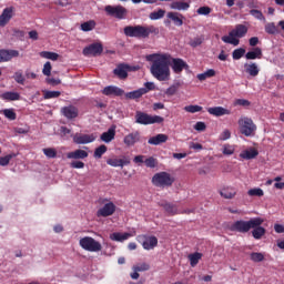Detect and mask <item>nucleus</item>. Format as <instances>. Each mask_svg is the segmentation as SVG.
Segmentation results:
<instances>
[{
	"label": "nucleus",
	"mask_w": 284,
	"mask_h": 284,
	"mask_svg": "<svg viewBox=\"0 0 284 284\" xmlns=\"http://www.w3.org/2000/svg\"><path fill=\"white\" fill-rule=\"evenodd\" d=\"M146 61H151V74L158 81H170V65L172 55L170 53H153L146 55Z\"/></svg>",
	"instance_id": "nucleus-1"
},
{
	"label": "nucleus",
	"mask_w": 284,
	"mask_h": 284,
	"mask_svg": "<svg viewBox=\"0 0 284 284\" xmlns=\"http://www.w3.org/2000/svg\"><path fill=\"white\" fill-rule=\"evenodd\" d=\"M125 37L134 39H149L151 34H159V28L154 26H126L124 27Z\"/></svg>",
	"instance_id": "nucleus-2"
},
{
	"label": "nucleus",
	"mask_w": 284,
	"mask_h": 284,
	"mask_svg": "<svg viewBox=\"0 0 284 284\" xmlns=\"http://www.w3.org/2000/svg\"><path fill=\"white\" fill-rule=\"evenodd\" d=\"M245 34H247V27L245 24H237L230 31L229 36L222 37V41L224 43H230L231 45H239V43H241L239 39H243Z\"/></svg>",
	"instance_id": "nucleus-3"
},
{
	"label": "nucleus",
	"mask_w": 284,
	"mask_h": 284,
	"mask_svg": "<svg viewBox=\"0 0 284 284\" xmlns=\"http://www.w3.org/2000/svg\"><path fill=\"white\" fill-rule=\"evenodd\" d=\"M261 222L258 220L250 219L248 221L245 220H237L233 222L229 230L231 232H239L240 234H247L252 227H256Z\"/></svg>",
	"instance_id": "nucleus-4"
},
{
	"label": "nucleus",
	"mask_w": 284,
	"mask_h": 284,
	"mask_svg": "<svg viewBox=\"0 0 284 284\" xmlns=\"http://www.w3.org/2000/svg\"><path fill=\"white\" fill-rule=\"evenodd\" d=\"M240 132L243 136H255L257 126L252 118L241 116L237 121Z\"/></svg>",
	"instance_id": "nucleus-5"
},
{
	"label": "nucleus",
	"mask_w": 284,
	"mask_h": 284,
	"mask_svg": "<svg viewBox=\"0 0 284 284\" xmlns=\"http://www.w3.org/2000/svg\"><path fill=\"white\" fill-rule=\"evenodd\" d=\"M165 119L160 115H150L142 111L135 113V123L140 125H154V123H163Z\"/></svg>",
	"instance_id": "nucleus-6"
},
{
	"label": "nucleus",
	"mask_w": 284,
	"mask_h": 284,
	"mask_svg": "<svg viewBox=\"0 0 284 284\" xmlns=\"http://www.w3.org/2000/svg\"><path fill=\"white\" fill-rule=\"evenodd\" d=\"M152 184L155 187H172L174 178L168 172L155 173L152 178Z\"/></svg>",
	"instance_id": "nucleus-7"
},
{
	"label": "nucleus",
	"mask_w": 284,
	"mask_h": 284,
	"mask_svg": "<svg viewBox=\"0 0 284 284\" xmlns=\"http://www.w3.org/2000/svg\"><path fill=\"white\" fill-rule=\"evenodd\" d=\"M80 247L87 252H101L103 246L94 237L85 236L80 240Z\"/></svg>",
	"instance_id": "nucleus-8"
},
{
	"label": "nucleus",
	"mask_w": 284,
	"mask_h": 284,
	"mask_svg": "<svg viewBox=\"0 0 284 284\" xmlns=\"http://www.w3.org/2000/svg\"><path fill=\"white\" fill-rule=\"evenodd\" d=\"M104 11L109 17H114V19H125L128 17V9L125 7L118 4V6H106Z\"/></svg>",
	"instance_id": "nucleus-9"
},
{
	"label": "nucleus",
	"mask_w": 284,
	"mask_h": 284,
	"mask_svg": "<svg viewBox=\"0 0 284 284\" xmlns=\"http://www.w3.org/2000/svg\"><path fill=\"white\" fill-rule=\"evenodd\" d=\"M104 202L106 203L97 211L98 219H108V216H112L116 212V204L114 202L108 200H104Z\"/></svg>",
	"instance_id": "nucleus-10"
},
{
	"label": "nucleus",
	"mask_w": 284,
	"mask_h": 284,
	"mask_svg": "<svg viewBox=\"0 0 284 284\" xmlns=\"http://www.w3.org/2000/svg\"><path fill=\"white\" fill-rule=\"evenodd\" d=\"M139 69V65L121 63L113 70V74L120 79H125L129 72H136Z\"/></svg>",
	"instance_id": "nucleus-11"
},
{
	"label": "nucleus",
	"mask_w": 284,
	"mask_h": 284,
	"mask_svg": "<svg viewBox=\"0 0 284 284\" xmlns=\"http://www.w3.org/2000/svg\"><path fill=\"white\" fill-rule=\"evenodd\" d=\"M103 53V44L101 43H92L85 47L82 51L84 57H99V54Z\"/></svg>",
	"instance_id": "nucleus-12"
},
{
	"label": "nucleus",
	"mask_w": 284,
	"mask_h": 284,
	"mask_svg": "<svg viewBox=\"0 0 284 284\" xmlns=\"http://www.w3.org/2000/svg\"><path fill=\"white\" fill-rule=\"evenodd\" d=\"M170 65H171L173 72H174V74H181V72H183V70H187V68H190L187 62H185L183 59L172 58V57H171V64Z\"/></svg>",
	"instance_id": "nucleus-13"
},
{
	"label": "nucleus",
	"mask_w": 284,
	"mask_h": 284,
	"mask_svg": "<svg viewBox=\"0 0 284 284\" xmlns=\"http://www.w3.org/2000/svg\"><path fill=\"white\" fill-rule=\"evenodd\" d=\"M94 141H97L95 134L77 133L73 136V142H75L77 145H88V143H94Z\"/></svg>",
	"instance_id": "nucleus-14"
},
{
	"label": "nucleus",
	"mask_w": 284,
	"mask_h": 284,
	"mask_svg": "<svg viewBox=\"0 0 284 284\" xmlns=\"http://www.w3.org/2000/svg\"><path fill=\"white\" fill-rule=\"evenodd\" d=\"M254 220L258 221L260 224L252 227V236L253 239H255V241H261V239H263V235L267 232L265 227L261 226L263 223H265V220L263 217H254Z\"/></svg>",
	"instance_id": "nucleus-15"
},
{
	"label": "nucleus",
	"mask_w": 284,
	"mask_h": 284,
	"mask_svg": "<svg viewBox=\"0 0 284 284\" xmlns=\"http://www.w3.org/2000/svg\"><path fill=\"white\" fill-rule=\"evenodd\" d=\"M141 141V133L139 131L129 133L124 136L123 143L126 148H132L136 145Z\"/></svg>",
	"instance_id": "nucleus-16"
},
{
	"label": "nucleus",
	"mask_w": 284,
	"mask_h": 284,
	"mask_svg": "<svg viewBox=\"0 0 284 284\" xmlns=\"http://www.w3.org/2000/svg\"><path fill=\"white\" fill-rule=\"evenodd\" d=\"M88 156H90V154L88 153V151L83 149H77L74 151L67 153V159H70L73 161H83L88 159Z\"/></svg>",
	"instance_id": "nucleus-17"
},
{
	"label": "nucleus",
	"mask_w": 284,
	"mask_h": 284,
	"mask_svg": "<svg viewBox=\"0 0 284 284\" xmlns=\"http://www.w3.org/2000/svg\"><path fill=\"white\" fill-rule=\"evenodd\" d=\"M17 57H19L18 50H0V63L12 61V59H17Z\"/></svg>",
	"instance_id": "nucleus-18"
},
{
	"label": "nucleus",
	"mask_w": 284,
	"mask_h": 284,
	"mask_svg": "<svg viewBox=\"0 0 284 284\" xmlns=\"http://www.w3.org/2000/svg\"><path fill=\"white\" fill-rule=\"evenodd\" d=\"M131 160L129 156H123L122 159H108L106 164L111 165V168H125V165H130Z\"/></svg>",
	"instance_id": "nucleus-19"
},
{
	"label": "nucleus",
	"mask_w": 284,
	"mask_h": 284,
	"mask_svg": "<svg viewBox=\"0 0 284 284\" xmlns=\"http://www.w3.org/2000/svg\"><path fill=\"white\" fill-rule=\"evenodd\" d=\"M102 94H104V97H123L125 91L119 87L109 85L102 90Z\"/></svg>",
	"instance_id": "nucleus-20"
},
{
	"label": "nucleus",
	"mask_w": 284,
	"mask_h": 284,
	"mask_svg": "<svg viewBox=\"0 0 284 284\" xmlns=\"http://www.w3.org/2000/svg\"><path fill=\"white\" fill-rule=\"evenodd\" d=\"M61 113L65 119L72 121V119H77L79 116V109L74 105L64 106L61 109Z\"/></svg>",
	"instance_id": "nucleus-21"
},
{
	"label": "nucleus",
	"mask_w": 284,
	"mask_h": 284,
	"mask_svg": "<svg viewBox=\"0 0 284 284\" xmlns=\"http://www.w3.org/2000/svg\"><path fill=\"white\" fill-rule=\"evenodd\" d=\"M219 194L220 196H222V199L232 200L236 196L237 191H236V187L234 186H223L219 191Z\"/></svg>",
	"instance_id": "nucleus-22"
},
{
	"label": "nucleus",
	"mask_w": 284,
	"mask_h": 284,
	"mask_svg": "<svg viewBox=\"0 0 284 284\" xmlns=\"http://www.w3.org/2000/svg\"><path fill=\"white\" fill-rule=\"evenodd\" d=\"M116 136V125H112L106 132H103L100 136L104 143H112Z\"/></svg>",
	"instance_id": "nucleus-23"
},
{
	"label": "nucleus",
	"mask_w": 284,
	"mask_h": 284,
	"mask_svg": "<svg viewBox=\"0 0 284 284\" xmlns=\"http://www.w3.org/2000/svg\"><path fill=\"white\" fill-rule=\"evenodd\" d=\"M159 245V239L156 236H144V241L142 242V247L144 250H154Z\"/></svg>",
	"instance_id": "nucleus-24"
},
{
	"label": "nucleus",
	"mask_w": 284,
	"mask_h": 284,
	"mask_svg": "<svg viewBox=\"0 0 284 284\" xmlns=\"http://www.w3.org/2000/svg\"><path fill=\"white\" fill-rule=\"evenodd\" d=\"M159 205L160 207H163V210H165L170 216H176V214H179V207L176 204H172L170 202H160Z\"/></svg>",
	"instance_id": "nucleus-25"
},
{
	"label": "nucleus",
	"mask_w": 284,
	"mask_h": 284,
	"mask_svg": "<svg viewBox=\"0 0 284 284\" xmlns=\"http://www.w3.org/2000/svg\"><path fill=\"white\" fill-rule=\"evenodd\" d=\"M207 112L209 114H212V116H225V114H232V111L223 106L207 108Z\"/></svg>",
	"instance_id": "nucleus-26"
},
{
	"label": "nucleus",
	"mask_w": 284,
	"mask_h": 284,
	"mask_svg": "<svg viewBox=\"0 0 284 284\" xmlns=\"http://www.w3.org/2000/svg\"><path fill=\"white\" fill-rule=\"evenodd\" d=\"M256 156H258V150L255 148H250L240 153V159H244L245 161H252V159H256Z\"/></svg>",
	"instance_id": "nucleus-27"
},
{
	"label": "nucleus",
	"mask_w": 284,
	"mask_h": 284,
	"mask_svg": "<svg viewBox=\"0 0 284 284\" xmlns=\"http://www.w3.org/2000/svg\"><path fill=\"white\" fill-rule=\"evenodd\" d=\"M244 70L246 74H250V77H258V72H261V69H258V64H256V62L245 63Z\"/></svg>",
	"instance_id": "nucleus-28"
},
{
	"label": "nucleus",
	"mask_w": 284,
	"mask_h": 284,
	"mask_svg": "<svg viewBox=\"0 0 284 284\" xmlns=\"http://www.w3.org/2000/svg\"><path fill=\"white\" fill-rule=\"evenodd\" d=\"M10 19H12V8L3 9L0 16V27L3 28L4 26H8Z\"/></svg>",
	"instance_id": "nucleus-29"
},
{
	"label": "nucleus",
	"mask_w": 284,
	"mask_h": 284,
	"mask_svg": "<svg viewBox=\"0 0 284 284\" xmlns=\"http://www.w3.org/2000/svg\"><path fill=\"white\" fill-rule=\"evenodd\" d=\"M169 136L163 133H159L155 136H152L149 139L148 144L149 145H161V143H166Z\"/></svg>",
	"instance_id": "nucleus-30"
},
{
	"label": "nucleus",
	"mask_w": 284,
	"mask_h": 284,
	"mask_svg": "<svg viewBox=\"0 0 284 284\" xmlns=\"http://www.w3.org/2000/svg\"><path fill=\"white\" fill-rule=\"evenodd\" d=\"M145 92V89H138L135 91L125 93L124 97L128 101H136L138 99H141Z\"/></svg>",
	"instance_id": "nucleus-31"
},
{
	"label": "nucleus",
	"mask_w": 284,
	"mask_h": 284,
	"mask_svg": "<svg viewBox=\"0 0 284 284\" xmlns=\"http://www.w3.org/2000/svg\"><path fill=\"white\" fill-rule=\"evenodd\" d=\"M245 59H247L248 61H254V59H263V50L256 47L253 49V51H248L245 54Z\"/></svg>",
	"instance_id": "nucleus-32"
},
{
	"label": "nucleus",
	"mask_w": 284,
	"mask_h": 284,
	"mask_svg": "<svg viewBox=\"0 0 284 284\" xmlns=\"http://www.w3.org/2000/svg\"><path fill=\"white\" fill-rule=\"evenodd\" d=\"M130 236H132V234H130V233L114 232V233L110 234V240L116 241L118 243H123V241H128V239H130Z\"/></svg>",
	"instance_id": "nucleus-33"
},
{
	"label": "nucleus",
	"mask_w": 284,
	"mask_h": 284,
	"mask_svg": "<svg viewBox=\"0 0 284 284\" xmlns=\"http://www.w3.org/2000/svg\"><path fill=\"white\" fill-rule=\"evenodd\" d=\"M171 10H189L190 3L183 1H174L170 4Z\"/></svg>",
	"instance_id": "nucleus-34"
},
{
	"label": "nucleus",
	"mask_w": 284,
	"mask_h": 284,
	"mask_svg": "<svg viewBox=\"0 0 284 284\" xmlns=\"http://www.w3.org/2000/svg\"><path fill=\"white\" fill-rule=\"evenodd\" d=\"M203 258V254L195 252L189 255V261H190V265L191 267H196V265H199V261Z\"/></svg>",
	"instance_id": "nucleus-35"
},
{
	"label": "nucleus",
	"mask_w": 284,
	"mask_h": 284,
	"mask_svg": "<svg viewBox=\"0 0 284 284\" xmlns=\"http://www.w3.org/2000/svg\"><path fill=\"white\" fill-rule=\"evenodd\" d=\"M2 99L4 101H19V99H21V95L17 92H4L2 93Z\"/></svg>",
	"instance_id": "nucleus-36"
},
{
	"label": "nucleus",
	"mask_w": 284,
	"mask_h": 284,
	"mask_svg": "<svg viewBox=\"0 0 284 284\" xmlns=\"http://www.w3.org/2000/svg\"><path fill=\"white\" fill-rule=\"evenodd\" d=\"M40 57H42V59H49L50 61L59 60V53L52 51H42L40 52Z\"/></svg>",
	"instance_id": "nucleus-37"
},
{
	"label": "nucleus",
	"mask_w": 284,
	"mask_h": 284,
	"mask_svg": "<svg viewBox=\"0 0 284 284\" xmlns=\"http://www.w3.org/2000/svg\"><path fill=\"white\" fill-rule=\"evenodd\" d=\"M105 152H108V146L105 144H102L94 150L93 158L102 159Z\"/></svg>",
	"instance_id": "nucleus-38"
},
{
	"label": "nucleus",
	"mask_w": 284,
	"mask_h": 284,
	"mask_svg": "<svg viewBox=\"0 0 284 284\" xmlns=\"http://www.w3.org/2000/svg\"><path fill=\"white\" fill-rule=\"evenodd\" d=\"M151 21H159V19H163L165 17V10L159 9L158 11H153L150 13Z\"/></svg>",
	"instance_id": "nucleus-39"
},
{
	"label": "nucleus",
	"mask_w": 284,
	"mask_h": 284,
	"mask_svg": "<svg viewBox=\"0 0 284 284\" xmlns=\"http://www.w3.org/2000/svg\"><path fill=\"white\" fill-rule=\"evenodd\" d=\"M184 111L189 112L190 114H196V112L203 111V106H201L199 104H191V105L184 106Z\"/></svg>",
	"instance_id": "nucleus-40"
},
{
	"label": "nucleus",
	"mask_w": 284,
	"mask_h": 284,
	"mask_svg": "<svg viewBox=\"0 0 284 284\" xmlns=\"http://www.w3.org/2000/svg\"><path fill=\"white\" fill-rule=\"evenodd\" d=\"M2 114L9 121H17V112H14V109H4L2 110Z\"/></svg>",
	"instance_id": "nucleus-41"
},
{
	"label": "nucleus",
	"mask_w": 284,
	"mask_h": 284,
	"mask_svg": "<svg viewBox=\"0 0 284 284\" xmlns=\"http://www.w3.org/2000/svg\"><path fill=\"white\" fill-rule=\"evenodd\" d=\"M265 33L266 34H278V28L274 22H268L265 24Z\"/></svg>",
	"instance_id": "nucleus-42"
},
{
	"label": "nucleus",
	"mask_w": 284,
	"mask_h": 284,
	"mask_svg": "<svg viewBox=\"0 0 284 284\" xmlns=\"http://www.w3.org/2000/svg\"><path fill=\"white\" fill-rule=\"evenodd\" d=\"M179 88H181V83H179V82L169 87L165 91L166 97H174V94H176V92H179Z\"/></svg>",
	"instance_id": "nucleus-43"
},
{
	"label": "nucleus",
	"mask_w": 284,
	"mask_h": 284,
	"mask_svg": "<svg viewBox=\"0 0 284 284\" xmlns=\"http://www.w3.org/2000/svg\"><path fill=\"white\" fill-rule=\"evenodd\" d=\"M14 156H17V154H14V153H10L6 156H0V165L2 168H6V165H10V161H12V159H14Z\"/></svg>",
	"instance_id": "nucleus-44"
},
{
	"label": "nucleus",
	"mask_w": 284,
	"mask_h": 284,
	"mask_svg": "<svg viewBox=\"0 0 284 284\" xmlns=\"http://www.w3.org/2000/svg\"><path fill=\"white\" fill-rule=\"evenodd\" d=\"M168 18L172 19L173 23H175L176 26H183V19L179 17V13L169 12Z\"/></svg>",
	"instance_id": "nucleus-45"
},
{
	"label": "nucleus",
	"mask_w": 284,
	"mask_h": 284,
	"mask_svg": "<svg viewBox=\"0 0 284 284\" xmlns=\"http://www.w3.org/2000/svg\"><path fill=\"white\" fill-rule=\"evenodd\" d=\"M251 261H253V263H262V261H265V255L263 253H256L253 252L251 253Z\"/></svg>",
	"instance_id": "nucleus-46"
},
{
	"label": "nucleus",
	"mask_w": 284,
	"mask_h": 284,
	"mask_svg": "<svg viewBox=\"0 0 284 284\" xmlns=\"http://www.w3.org/2000/svg\"><path fill=\"white\" fill-rule=\"evenodd\" d=\"M232 57H233L234 61H239V59H243V57H245V49H243V48L235 49L232 52Z\"/></svg>",
	"instance_id": "nucleus-47"
},
{
	"label": "nucleus",
	"mask_w": 284,
	"mask_h": 284,
	"mask_svg": "<svg viewBox=\"0 0 284 284\" xmlns=\"http://www.w3.org/2000/svg\"><path fill=\"white\" fill-rule=\"evenodd\" d=\"M47 159H57V150L53 148H47L42 150Z\"/></svg>",
	"instance_id": "nucleus-48"
},
{
	"label": "nucleus",
	"mask_w": 284,
	"mask_h": 284,
	"mask_svg": "<svg viewBox=\"0 0 284 284\" xmlns=\"http://www.w3.org/2000/svg\"><path fill=\"white\" fill-rule=\"evenodd\" d=\"M97 23L94 21H88L81 24V30L83 32H90L91 30H94V27Z\"/></svg>",
	"instance_id": "nucleus-49"
},
{
	"label": "nucleus",
	"mask_w": 284,
	"mask_h": 284,
	"mask_svg": "<svg viewBox=\"0 0 284 284\" xmlns=\"http://www.w3.org/2000/svg\"><path fill=\"white\" fill-rule=\"evenodd\" d=\"M235 149L233 145L230 144H224L223 149H222V154H224L225 156H232V154H234Z\"/></svg>",
	"instance_id": "nucleus-50"
},
{
	"label": "nucleus",
	"mask_w": 284,
	"mask_h": 284,
	"mask_svg": "<svg viewBox=\"0 0 284 284\" xmlns=\"http://www.w3.org/2000/svg\"><path fill=\"white\" fill-rule=\"evenodd\" d=\"M44 99H59L61 97V91H44Z\"/></svg>",
	"instance_id": "nucleus-51"
},
{
	"label": "nucleus",
	"mask_w": 284,
	"mask_h": 284,
	"mask_svg": "<svg viewBox=\"0 0 284 284\" xmlns=\"http://www.w3.org/2000/svg\"><path fill=\"white\" fill-rule=\"evenodd\" d=\"M150 270V264L142 263L133 266V272H148Z\"/></svg>",
	"instance_id": "nucleus-52"
},
{
	"label": "nucleus",
	"mask_w": 284,
	"mask_h": 284,
	"mask_svg": "<svg viewBox=\"0 0 284 284\" xmlns=\"http://www.w3.org/2000/svg\"><path fill=\"white\" fill-rule=\"evenodd\" d=\"M234 105H240L241 108H250L252 105V102L245 99H236L234 101Z\"/></svg>",
	"instance_id": "nucleus-53"
},
{
	"label": "nucleus",
	"mask_w": 284,
	"mask_h": 284,
	"mask_svg": "<svg viewBox=\"0 0 284 284\" xmlns=\"http://www.w3.org/2000/svg\"><path fill=\"white\" fill-rule=\"evenodd\" d=\"M250 14H252V17L258 19L260 21H265V16H263V12H261L260 10L252 9L250 11Z\"/></svg>",
	"instance_id": "nucleus-54"
},
{
	"label": "nucleus",
	"mask_w": 284,
	"mask_h": 284,
	"mask_svg": "<svg viewBox=\"0 0 284 284\" xmlns=\"http://www.w3.org/2000/svg\"><path fill=\"white\" fill-rule=\"evenodd\" d=\"M211 12H212V8H210V7H200L196 10V13L201 14L203 17H207V14H210Z\"/></svg>",
	"instance_id": "nucleus-55"
},
{
	"label": "nucleus",
	"mask_w": 284,
	"mask_h": 284,
	"mask_svg": "<svg viewBox=\"0 0 284 284\" xmlns=\"http://www.w3.org/2000/svg\"><path fill=\"white\" fill-rule=\"evenodd\" d=\"M42 74H44V77H50V74H52V64L50 62L44 63Z\"/></svg>",
	"instance_id": "nucleus-56"
},
{
	"label": "nucleus",
	"mask_w": 284,
	"mask_h": 284,
	"mask_svg": "<svg viewBox=\"0 0 284 284\" xmlns=\"http://www.w3.org/2000/svg\"><path fill=\"white\" fill-rule=\"evenodd\" d=\"M202 43H203V38L196 37L189 42V45H191V48H199V45H201Z\"/></svg>",
	"instance_id": "nucleus-57"
},
{
	"label": "nucleus",
	"mask_w": 284,
	"mask_h": 284,
	"mask_svg": "<svg viewBox=\"0 0 284 284\" xmlns=\"http://www.w3.org/2000/svg\"><path fill=\"white\" fill-rule=\"evenodd\" d=\"M13 79L20 85H24V83H26V78L23 77V73H21V72H16L14 75H13Z\"/></svg>",
	"instance_id": "nucleus-58"
},
{
	"label": "nucleus",
	"mask_w": 284,
	"mask_h": 284,
	"mask_svg": "<svg viewBox=\"0 0 284 284\" xmlns=\"http://www.w3.org/2000/svg\"><path fill=\"white\" fill-rule=\"evenodd\" d=\"M248 196H263L265 193L262 189H251L247 192Z\"/></svg>",
	"instance_id": "nucleus-59"
},
{
	"label": "nucleus",
	"mask_w": 284,
	"mask_h": 284,
	"mask_svg": "<svg viewBox=\"0 0 284 284\" xmlns=\"http://www.w3.org/2000/svg\"><path fill=\"white\" fill-rule=\"evenodd\" d=\"M206 129L207 125L205 124V122H196L194 125V130H196V132H205Z\"/></svg>",
	"instance_id": "nucleus-60"
},
{
	"label": "nucleus",
	"mask_w": 284,
	"mask_h": 284,
	"mask_svg": "<svg viewBox=\"0 0 284 284\" xmlns=\"http://www.w3.org/2000/svg\"><path fill=\"white\" fill-rule=\"evenodd\" d=\"M156 159L154 158H148L145 161H144V164L146 168H156Z\"/></svg>",
	"instance_id": "nucleus-61"
},
{
	"label": "nucleus",
	"mask_w": 284,
	"mask_h": 284,
	"mask_svg": "<svg viewBox=\"0 0 284 284\" xmlns=\"http://www.w3.org/2000/svg\"><path fill=\"white\" fill-rule=\"evenodd\" d=\"M71 168H73L74 170H83V168H85V163L81 161H73L71 162Z\"/></svg>",
	"instance_id": "nucleus-62"
},
{
	"label": "nucleus",
	"mask_w": 284,
	"mask_h": 284,
	"mask_svg": "<svg viewBox=\"0 0 284 284\" xmlns=\"http://www.w3.org/2000/svg\"><path fill=\"white\" fill-rule=\"evenodd\" d=\"M232 136V132H230V130H224L221 134H220V141H227V139H231Z\"/></svg>",
	"instance_id": "nucleus-63"
},
{
	"label": "nucleus",
	"mask_w": 284,
	"mask_h": 284,
	"mask_svg": "<svg viewBox=\"0 0 284 284\" xmlns=\"http://www.w3.org/2000/svg\"><path fill=\"white\" fill-rule=\"evenodd\" d=\"M154 88L153 82H145L144 88H140V90H145V94H148V92H151V90H154Z\"/></svg>",
	"instance_id": "nucleus-64"
}]
</instances>
